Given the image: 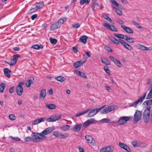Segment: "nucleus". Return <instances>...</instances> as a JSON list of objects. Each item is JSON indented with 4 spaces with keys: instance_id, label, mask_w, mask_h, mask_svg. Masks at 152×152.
Instances as JSON below:
<instances>
[{
    "instance_id": "nucleus-1",
    "label": "nucleus",
    "mask_w": 152,
    "mask_h": 152,
    "mask_svg": "<svg viewBox=\"0 0 152 152\" xmlns=\"http://www.w3.org/2000/svg\"><path fill=\"white\" fill-rule=\"evenodd\" d=\"M151 107L150 106H148L145 109L143 113V118L144 121L145 122H148L150 119V109Z\"/></svg>"
},
{
    "instance_id": "nucleus-2",
    "label": "nucleus",
    "mask_w": 152,
    "mask_h": 152,
    "mask_svg": "<svg viewBox=\"0 0 152 152\" xmlns=\"http://www.w3.org/2000/svg\"><path fill=\"white\" fill-rule=\"evenodd\" d=\"M146 94V92L144 93L143 94L140 96L137 100L131 104L130 106L134 107L135 108L137 107V104H141L143 102L145 99Z\"/></svg>"
},
{
    "instance_id": "nucleus-3",
    "label": "nucleus",
    "mask_w": 152,
    "mask_h": 152,
    "mask_svg": "<svg viewBox=\"0 0 152 152\" xmlns=\"http://www.w3.org/2000/svg\"><path fill=\"white\" fill-rule=\"evenodd\" d=\"M53 134L56 137L60 139H64L68 137L69 136L68 133L62 134L58 131H54L53 132Z\"/></svg>"
},
{
    "instance_id": "nucleus-4",
    "label": "nucleus",
    "mask_w": 152,
    "mask_h": 152,
    "mask_svg": "<svg viewBox=\"0 0 152 152\" xmlns=\"http://www.w3.org/2000/svg\"><path fill=\"white\" fill-rule=\"evenodd\" d=\"M32 137L33 141L34 142L38 141L39 140L43 139V137L44 136L42 135L41 133H39L38 132H33L31 135Z\"/></svg>"
},
{
    "instance_id": "nucleus-5",
    "label": "nucleus",
    "mask_w": 152,
    "mask_h": 152,
    "mask_svg": "<svg viewBox=\"0 0 152 152\" xmlns=\"http://www.w3.org/2000/svg\"><path fill=\"white\" fill-rule=\"evenodd\" d=\"M24 84L23 81L19 82L16 88V91L17 94L19 96H21L23 91V88L22 86Z\"/></svg>"
},
{
    "instance_id": "nucleus-6",
    "label": "nucleus",
    "mask_w": 152,
    "mask_h": 152,
    "mask_svg": "<svg viewBox=\"0 0 152 152\" xmlns=\"http://www.w3.org/2000/svg\"><path fill=\"white\" fill-rule=\"evenodd\" d=\"M55 129V128L53 127H49L44 129L41 133L44 136L43 137V139H46L47 138L45 135H48L51 133Z\"/></svg>"
},
{
    "instance_id": "nucleus-7",
    "label": "nucleus",
    "mask_w": 152,
    "mask_h": 152,
    "mask_svg": "<svg viewBox=\"0 0 152 152\" xmlns=\"http://www.w3.org/2000/svg\"><path fill=\"white\" fill-rule=\"evenodd\" d=\"M142 114L141 112L139 110H137L135 113L134 118V122L136 124L141 118Z\"/></svg>"
},
{
    "instance_id": "nucleus-8",
    "label": "nucleus",
    "mask_w": 152,
    "mask_h": 152,
    "mask_svg": "<svg viewBox=\"0 0 152 152\" xmlns=\"http://www.w3.org/2000/svg\"><path fill=\"white\" fill-rule=\"evenodd\" d=\"M130 119V117L128 116L121 117L120 118L117 123L119 125H122L125 124Z\"/></svg>"
},
{
    "instance_id": "nucleus-9",
    "label": "nucleus",
    "mask_w": 152,
    "mask_h": 152,
    "mask_svg": "<svg viewBox=\"0 0 152 152\" xmlns=\"http://www.w3.org/2000/svg\"><path fill=\"white\" fill-rule=\"evenodd\" d=\"M114 149V147L112 145H108L102 148L100 150V152H112Z\"/></svg>"
},
{
    "instance_id": "nucleus-10",
    "label": "nucleus",
    "mask_w": 152,
    "mask_h": 152,
    "mask_svg": "<svg viewBox=\"0 0 152 152\" xmlns=\"http://www.w3.org/2000/svg\"><path fill=\"white\" fill-rule=\"evenodd\" d=\"M103 26L112 31L117 32L118 31V29L113 25H110L108 23H104L103 24Z\"/></svg>"
},
{
    "instance_id": "nucleus-11",
    "label": "nucleus",
    "mask_w": 152,
    "mask_h": 152,
    "mask_svg": "<svg viewBox=\"0 0 152 152\" xmlns=\"http://www.w3.org/2000/svg\"><path fill=\"white\" fill-rule=\"evenodd\" d=\"M19 56L20 55H19L13 56L11 59L10 63H8V64L12 66L15 65L16 64L17 61Z\"/></svg>"
},
{
    "instance_id": "nucleus-12",
    "label": "nucleus",
    "mask_w": 152,
    "mask_h": 152,
    "mask_svg": "<svg viewBox=\"0 0 152 152\" xmlns=\"http://www.w3.org/2000/svg\"><path fill=\"white\" fill-rule=\"evenodd\" d=\"M119 146L127 152H131V150L129 147L126 144L120 142L119 143Z\"/></svg>"
},
{
    "instance_id": "nucleus-13",
    "label": "nucleus",
    "mask_w": 152,
    "mask_h": 152,
    "mask_svg": "<svg viewBox=\"0 0 152 152\" xmlns=\"http://www.w3.org/2000/svg\"><path fill=\"white\" fill-rule=\"evenodd\" d=\"M114 109V108L113 106H109L102 110L101 111V113L102 114H106L112 111Z\"/></svg>"
},
{
    "instance_id": "nucleus-14",
    "label": "nucleus",
    "mask_w": 152,
    "mask_h": 152,
    "mask_svg": "<svg viewBox=\"0 0 152 152\" xmlns=\"http://www.w3.org/2000/svg\"><path fill=\"white\" fill-rule=\"evenodd\" d=\"M86 140L89 143H91L93 145H95L96 143L95 140H93V138L91 136L89 135H86L85 137Z\"/></svg>"
},
{
    "instance_id": "nucleus-15",
    "label": "nucleus",
    "mask_w": 152,
    "mask_h": 152,
    "mask_svg": "<svg viewBox=\"0 0 152 152\" xmlns=\"http://www.w3.org/2000/svg\"><path fill=\"white\" fill-rule=\"evenodd\" d=\"M121 44L123 45L125 48L129 50H132L133 49L132 47L129 45L127 44L124 40L119 39V40Z\"/></svg>"
},
{
    "instance_id": "nucleus-16",
    "label": "nucleus",
    "mask_w": 152,
    "mask_h": 152,
    "mask_svg": "<svg viewBox=\"0 0 152 152\" xmlns=\"http://www.w3.org/2000/svg\"><path fill=\"white\" fill-rule=\"evenodd\" d=\"M44 6V4L43 2L42 1L39 3H37L36 4V6L35 7L32 8L30 10V12H32L34 9L38 10L42 8Z\"/></svg>"
},
{
    "instance_id": "nucleus-17",
    "label": "nucleus",
    "mask_w": 152,
    "mask_h": 152,
    "mask_svg": "<svg viewBox=\"0 0 152 152\" xmlns=\"http://www.w3.org/2000/svg\"><path fill=\"white\" fill-rule=\"evenodd\" d=\"M60 26L61 24H59L57 21L56 22L51 25L50 30H53L60 27Z\"/></svg>"
},
{
    "instance_id": "nucleus-18",
    "label": "nucleus",
    "mask_w": 152,
    "mask_h": 152,
    "mask_svg": "<svg viewBox=\"0 0 152 152\" xmlns=\"http://www.w3.org/2000/svg\"><path fill=\"white\" fill-rule=\"evenodd\" d=\"M86 60H81L79 61H77L74 63L73 66L75 68H77L82 65L83 64L86 62Z\"/></svg>"
},
{
    "instance_id": "nucleus-19",
    "label": "nucleus",
    "mask_w": 152,
    "mask_h": 152,
    "mask_svg": "<svg viewBox=\"0 0 152 152\" xmlns=\"http://www.w3.org/2000/svg\"><path fill=\"white\" fill-rule=\"evenodd\" d=\"M121 27L127 33L132 34L134 33V31L132 29L129 27H126L125 25H121Z\"/></svg>"
},
{
    "instance_id": "nucleus-20",
    "label": "nucleus",
    "mask_w": 152,
    "mask_h": 152,
    "mask_svg": "<svg viewBox=\"0 0 152 152\" xmlns=\"http://www.w3.org/2000/svg\"><path fill=\"white\" fill-rule=\"evenodd\" d=\"M99 112L97 108L93 109L87 115V117H91L93 116Z\"/></svg>"
},
{
    "instance_id": "nucleus-21",
    "label": "nucleus",
    "mask_w": 152,
    "mask_h": 152,
    "mask_svg": "<svg viewBox=\"0 0 152 152\" xmlns=\"http://www.w3.org/2000/svg\"><path fill=\"white\" fill-rule=\"evenodd\" d=\"M34 78L33 77H31L26 82V86L27 87H30L31 84L34 81Z\"/></svg>"
},
{
    "instance_id": "nucleus-22",
    "label": "nucleus",
    "mask_w": 152,
    "mask_h": 152,
    "mask_svg": "<svg viewBox=\"0 0 152 152\" xmlns=\"http://www.w3.org/2000/svg\"><path fill=\"white\" fill-rule=\"evenodd\" d=\"M4 74L6 77L8 78L10 77L11 75L10 73L11 72V71L8 68H5L4 69Z\"/></svg>"
},
{
    "instance_id": "nucleus-23",
    "label": "nucleus",
    "mask_w": 152,
    "mask_h": 152,
    "mask_svg": "<svg viewBox=\"0 0 152 152\" xmlns=\"http://www.w3.org/2000/svg\"><path fill=\"white\" fill-rule=\"evenodd\" d=\"M95 120L94 118H91L87 120L83 124V126L84 127H87L89 125L91 124L94 122Z\"/></svg>"
},
{
    "instance_id": "nucleus-24",
    "label": "nucleus",
    "mask_w": 152,
    "mask_h": 152,
    "mask_svg": "<svg viewBox=\"0 0 152 152\" xmlns=\"http://www.w3.org/2000/svg\"><path fill=\"white\" fill-rule=\"evenodd\" d=\"M88 37L86 35L81 36L79 39V41L83 44H85L87 42V40Z\"/></svg>"
},
{
    "instance_id": "nucleus-25",
    "label": "nucleus",
    "mask_w": 152,
    "mask_h": 152,
    "mask_svg": "<svg viewBox=\"0 0 152 152\" xmlns=\"http://www.w3.org/2000/svg\"><path fill=\"white\" fill-rule=\"evenodd\" d=\"M75 73L77 75L80 76L82 77L86 78L87 77V76L83 72H81L78 70H76Z\"/></svg>"
},
{
    "instance_id": "nucleus-26",
    "label": "nucleus",
    "mask_w": 152,
    "mask_h": 152,
    "mask_svg": "<svg viewBox=\"0 0 152 152\" xmlns=\"http://www.w3.org/2000/svg\"><path fill=\"white\" fill-rule=\"evenodd\" d=\"M46 90L45 89H43L41 90L40 93V98L43 100L46 96Z\"/></svg>"
},
{
    "instance_id": "nucleus-27",
    "label": "nucleus",
    "mask_w": 152,
    "mask_h": 152,
    "mask_svg": "<svg viewBox=\"0 0 152 152\" xmlns=\"http://www.w3.org/2000/svg\"><path fill=\"white\" fill-rule=\"evenodd\" d=\"M46 106L49 109L53 110L56 109V105L54 104H46Z\"/></svg>"
},
{
    "instance_id": "nucleus-28",
    "label": "nucleus",
    "mask_w": 152,
    "mask_h": 152,
    "mask_svg": "<svg viewBox=\"0 0 152 152\" xmlns=\"http://www.w3.org/2000/svg\"><path fill=\"white\" fill-rule=\"evenodd\" d=\"M137 46L139 49L142 50H150L149 48L145 47L140 44H137Z\"/></svg>"
},
{
    "instance_id": "nucleus-29",
    "label": "nucleus",
    "mask_w": 152,
    "mask_h": 152,
    "mask_svg": "<svg viewBox=\"0 0 152 152\" xmlns=\"http://www.w3.org/2000/svg\"><path fill=\"white\" fill-rule=\"evenodd\" d=\"M82 124L75 125L74 127L73 128V130L75 132L78 131L81 129Z\"/></svg>"
},
{
    "instance_id": "nucleus-30",
    "label": "nucleus",
    "mask_w": 152,
    "mask_h": 152,
    "mask_svg": "<svg viewBox=\"0 0 152 152\" xmlns=\"http://www.w3.org/2000/svg\"><path fill=\"white\" fill-rule=\"evenodd\" d=\"M98 6V4L96 1H94L92 2V8L93 11L96 10Z\"/></svg>"
},
{
    "instance_id": "nucleus-31",
    "label": "nucleus",
    "mask_w": 152,
    "mask_h": 152,
    "mask_svg": "<svg viewBox=\"0 0 152 152\" xmlns=\"http://www.w3.org/2000/svg\"><path fill=\"white\" fill-rule=\"evenodd\" d=\"M70 128L69 125H62L60 127V129L63 131H65L68 129Z\"/></svg>"
},
{
    "instance_id": "nucleus-32",
    "label": "nucleus",
    "mask_w": 152,
    "mask_h": 152,
    "mask_svg": "<svg viewBox=\"0 0 152 152\" xmlns=\"http://www.w3.org/2000/svg\"><path fill=\"white\" fill-rule=\"evenodd\" d=\"M90 110H91V109H88L84 111H83V112L77 113L75 115V116L77 117H79L80 115H83L85 113H86L88 112L89 111H90Z\"/></svg>"
},
{
    "instance_id": "nucleus-33",
    "label": "nucleus",
    "mask_w": 152,
    "mask_h": 152,
    "mask_svg": "<svg viewBox=\"0 0 152 152\" xmlns=\"http://www.w3.org/2000/svg\"><path fill=\"white\" fill-rule=\"evenodd\" d=\"M102 62L106 65H110V63L108 60L102 58H100Z\"/></svg>"
},
{
    "instance_id": "nucleus-34",
    "label": "nucleus",
    "mask_w": 152,
    "mask_h": 152,
    "mask_svg": "<svg viewBox=\"0 0 152 152\" xmlns=\"http://www.w3.org/2000/svg\"><path fill=\"white\" fill-rule=\"evenodd\" d=\"M90 2V0H80V4L81 5L84 4H87Z\"/></svg>"
},
{
    "instance_id": "nucleus-35",
    "label": "nucleus",
    "mask_w": 152,
    "mask_h": 152,
    "mask_svg": "<svg viewBox=\"0 0 152 152\" xmlns=\"http://www.w3.org/2000/svg\"><path fill=\"white\" fill-rule=\"evenodd\" d=\"M31 48L36 50H38L40 48H43V46L42 45H33Z\"/></svg>"
},
{
    "instance_id": "nucleus-36",
    "label": "nucleus",
    "mask_w": 152,
    "mask_h": 152,
    "mask_svg": "<svg viewBox=\"0 0 152 152\" xmlns=\"http://www.w3.org/2000/svg\"><path fill=\"white\" fill-rule=\"evenodd\" d=\"M110 2H111L114 5L117 6L118 8H120L121 7V4H118L114 0H110Z\"/></svg>"
},
{
    "instance_id": "nucleus-37",
    "label": "nucleus",
    "mask_w": 152,
    "mask_h": 152,
    "mask_svg": "<svg viewBox=\"0 0 152 152\" xmlns=\"http://www.w3.org/2000/svg\"><path fill=\"white\" fill-rule=\"evenodd\" d=\"M144 105H151L152 104V99H150L145 101L143 103Z\"/></svg>"
},
{
    "instance_id": "nucleus-38",
    "label": "nucleus",
    "mask_w": 152,
    "mask_h": 152,
    "mask_svg": "<svg viewBox=\"0 0 152 152\" xmlns=\"http://www.w3.org/2000/svg\"><path fill=\"white\" fill-rule=\"evenodd\" d=\"M110 119L107 118H104L101 120L100 122L103 123H109L110 122Z\"/></svg>"
},
{
    "instance_id": "nucleus-39",
    "label": "nucleus",
    "mask_w": 152,
    "mask_h": 152,
    "mask_svg": "<svg viewBox=\"0 0 152 152\" xmlns=\"http://www.w3.org/2000/svg\"><path fill=\"white\" fill-rule=\"evenodd\" d=\"M5 87L6 85L5 83H1L0 84V92L1 93L3 92Z\"/></svg>"
},
{
    "instance_id": "nucleus-40",
    "label": "nucleus",
    "mask_w": 152,
    "mask_h": 152,
    "mask_svg": "<svg viewBox=\"0 0 152 152\" xmlns=\"http://www.w3.org/2000/svg\"><path fill=\"white\" fill-rule=\"evenodd\" d=\"M55 79H56L58 81L61 82H63L65 80V78L64 77L61 76H58L56 77Z\"/></svg>"
},
{
    "instance_id": "nucleus-41",
    "label": "nucleus",
    "mask_w": 152,
    "mask_h": 152,
    "mask_svg": "<svg viewBox=\"0 0 152 152\" xmlns=\"http://www.w3.org/2000/svg\"><path fill=\"white\" fill-rule=\"evenodd\" d=\"M110 40L113 42H114V43H115L117 45H119L120 44V42L119 41H118L116 39H115L114 37H111L110 38Z\"/></svg>"
},
{
    "instance_id": "nucleus-42",
    "label": "nucleus",
    "mask_w": 152,
    "mask_h": 152,
    "mask_svg": "<svg viewBox=\"0 0 152 152\" xmlns=\"http://www.w3.org/2000/svg\"><path fill=\"white\" fill-rule=\"evenodd\" d=\"M114 62L119 67H121V63L119 60L116 59L114 61Z\"/></svg>"
},
{
    "instance_id": "nucleus-43",
    "label": "nucleus",
    "mask_w": 152,
    "mask_h": 152,
    "mask_svg": "<svg viewBox=\"0 0 152 152\" xmlns=\"http://www.w3.org/2000/svg\"><path fill=\"white\" fill-rule=\"evenodd\" d=\"M114 35L116 37L121 39H123L124 37V36L121 34H118L115 33L114 34Z\"/></svg>"
},
{
    "instance_id": "nucleus-44",
    "label": "nucleus",
    "mask_w": 152,
    "mask_h": 152,
    "mask_svg": "<svg viewBox=\"0 0 152 152\" xmlns=\"http://www.w3.org/2000/svg\"><path fill=\"white\" fill-rule=\"evenodd\" d=\"M104 69L106 73L107 74V75H110V72L108 66H104Z\"/></svg>"
},
{
    "instance_id": "nucleus-45",
    "label": "nucleus",
    "mask_w": 152,
    "mask_h": 152,
    "mask_svg": "<svg viewBox=\"0 0 152 152\" xmlns=\"http://www.w3.org/2000/svg\"><path fill=\"white\" fill-rule=\"evenodd\" d=\"M139 142L137 141H133L132 143V145L134 147H139Z\"/></svg>"
},
{
    "instance_id": "nucleus-46",
    "label": "nucleus",
    "mask_w": 152,
    "mask_h": 152,
    "mask_svg": "<svg viewBox=\"0 0 152 152\" xmlns=\"http://www.w3.org/2000/svg\"><path fill=\"white\" fill-rule=\"evenodd\" d=\"M66 20V18H63L60 19L58 21H57V22H58V23H59V24H61H61H63Z\"/></svg>"
},
{
    "instance_id": "nucleus-47",
    "label": "nucleus",
    "mask_w": 152,
    "mask_h": 152,
    "mask_svg": "<svg viewBox=\"0 0 152 152\" xmlns=\"http://www.w3.org/2000/svg\"><path fill=\"white\" fill-rule=\"evenodd\" d=\"M152 97V89H151L149 92L147 96L146 99H150Z\"/></svg>"
},
{
    "instance_id": "nucleus-48",
    "label": "nucleus",
    "mask_w": 152,
    "mask_h": 152,
    "mask_svg": "<svg viewBox=\"0 0 152 152\" xmlns=\"http://www.w3.org/2000/svg\"><path fill=\"white\" fill-rule=\"evenodd\" d=\"M25 142H31L33 141L32 138L31 137H25L24 139Z\"/></svg>"
},
{
    "instance_id": "nucleus-49",
    "label": "nucleus",
    "mask_w": 152,
    "mask_h": 152,
    "mask_svg": "<svg viewBox=\"0 0 152 152\" xmlns=\"http://www.w3.org/2000/svg\"><path fill=\"white\" fill-rule=\"evenodd\" d=\"M147 145V144L145 142H139V147H145Z\"/></svg>"
},
{
    "instance_id": "nucleus-50",
    "label": "nucleus",
    "mask_w": 152,
    "mask_h": 152,
    "mask_svg": "<svg viewBox=\"0 0 152 152\" xmlns=\"http://www.w3.org/2000/svg\"><path fill=\"white\" fill-rule=\"evenodd\" d=\"M50 40L51 43L53 44H55L57 42V40L56 39L52 38L51 37L50 38Z\"/></svg>"
},
{
    "instance_id": "nucleus-51",
    "label": "nucleus",
    "mask_w": 152,
    "mask_h": 152,
    "mask_svg": "<svg viewBox=\"0 0 152 152\" xmlns=\"http://www.w3.org/2000/svg\"><path fill=\"white\" fill-rule=\"evenodd\" d=\"M53 118V121H55L58 120L60 118H61L60 116H58L55 115L52 116Z\"/></svg>"
},
{
    "instance_id": "nucleus-52",
    "label": "nucleus",
    "mask_w": 152,
    "mask_h": 152,
    "mask_svg": "<svg viewBox=\"0 0 152 152\" xmlns=\"http://www.w3.org/2000/svg\"><path fill=\"white\" fill-rule=\"evenodd\" d=\"M10 119L12 121L15 120L16 119V117L13 114H10L9 116Z\"/></svg>"
},
{
    "instance_id": "nucleus-53",
    "label": "nucleus",
    "mask_w": 152,
    "mask_h": 152,
    "mask_svg": "<svg viewBox=\"0 0 152 152\" xmlns=\"http://www.w3.org/2000/svg\"><path fill=\"white\" fill-rule=\"evenodd\" d=\"M132 22L138 28H142V27L140 26L139 24L137 23L136 21H132Z\"/></svg>"
},
{
    "instance_id": "nucleus-54",
    "label": "nucleus",
    "mask_w": 152,
    "mask_h": 152,
    "mask_svg": "<svg viewBox=\"0 0 152 152\" xmlns=\"http://www.w3.org/2000/svg\"><path fill=\"white\" fill-rule=\"evenodd\" d=\"M80 25L78 23H74L72 25V27L73 28H78L80 27Z\"/></svg>"
},
{
    "instance_id": "nucleus-55",
    "label": "nucleus",
    "mask_w": 152,
    "mask_h": 152,
    "mask_svg": "<svg viewBox=\"0 0 152 152\" xmlns=\"http://www.w3.org/2000/svg\"><path fill=\"white\" fill-rule=\"evenodd\" d=\"M115 12L119 15H122V12L121 10L117 8Z\"/></svg>"
},
{
    "instance_id": "nucleus-56",
    "label": "nucleus",
    "mask_w": 152,
    "mask_h": 152,
    "mask_svg": "<svg viewBox=\"0 0 152 152\" xmlns=\"http://www.w3.org/2000/svg\"><path fill=\"white\" fill-rule=\"evenodd\" d=\"M116 22L120 24H123L124 23V22L120 19L117 20Z\"/></svg>"
},
{
    "instance_id": "nucleus-57",
    "label": "nucleus",
    "mask_w": 152,
    "mask_h": 152,
    "mask_svg": "<svg viewBox=\"0 0 152 152\" xmlns=\"http://www.w3.org/2000/svg\"><path fill=\"white\" fill-rule=\"evenodd\" d=\"M46 119L45 117L41 118H38L39 122V123L40 122H42L45 121Z\"/></svg>"
},
{
    "instance_id": "nucleus-58",
    "label": "nucleus",
    "mask_w": 152,
    "mask_h": 152,
    "mask_svg": "<svg viewBox=\"0 0 152 152\" xmlns=\"http://www.w3.org/2000/svg\"><path fill=\"white\" fill-rule=\"evenodd\" d=\"M11 138L12 140L15 141H19L20 140V139L18 137H11Z\"/></svg>"
},
{
    "instance_id": "nucleus-59",
    "label": "nucleus",
    "mask_w": 152,
    "mask_h": 152,
    "mask_svg": "<svg viewBox=\"0 0 152 152\" xmlns=\"http://www.w3.org/2000/svg\"><path fill=\"white\" fill-rule=\"evenodd\" d=\"M105 49L108 51L111 52L113 51L112 49L110 47L108 46H105Z\"/></svg>"
},
{
    "instance_id": "nucleus-60",
    "label": "nucleus",
    "mask_w": 152,
    "mask_h": 152,
    "mask_svg": "<svg viewBox=\"0 0 152 152\" xmlns=\"http://www.w3.org/2000/svg\"><path fill=\"white\" fill-rule=\"evenodd\" d=\"M127 41L128 42L132 43L134 42V40L133 38L130 37L129 38V39Z\"/></svg>"
},
{
    "instance_id": "nucleus-61",
    "label": "nucleus",
    "mask_w": 152,
    "mask_h": 152,
    "mask_svg": "<svg viewBox=\"0 0 152 152\" xmlns=\"http://www.w3.org/2000/svg\"><path fill=\"white\" fill-rule=\"evenodd\" d=\"M46 120L48 122H54L53 120V118H52V116L50 118H49L47 119H46Z\"/></svg>"
},
{
    "instance_id": "nucleus-62",
    "label": "nucleus",
    "mask_w": 152,
    "mask_h": 152,
    "mask_svg": "<svg viewBox=\"0 0 152 152\" xmlns=\"http://www.w3.org/2000/svg\"><path fill=\"white\" fill-rule=\"evenodd\" d=\"M38 119L34 120L32 123L33 125H36L39 124Z\"/></svg>"
},
{
    "instance_id": "nucleus-63",
    "label": "nucleus",
    "mask_w": 152,
    "mask_h": 152,
    "mask_svg": "<svg viewBox=\"0 0 152 152\" xmlns=\"http://www.w3.org/2000/svg\"><path fill=\"white\" fill-rule=\"evenodd\" d=\"M14 86H12L10 87L9 89V92L11 94H12L14 92Z\"/></svg>"
},
{
    "instance_id": "nucleus-64",
    "label": "nucleus",
    "mask_w": 152,
    "mask_h": 152,
    "mask_svg": "<svg viewBox=\"0 0 152 152\" xmlns=\"http://www.w3.org/2000/svg\"><path fill=\"white\" fill-rule=\"evenodd\" d=\"M37 14H34L31 16V18L32 20H34L35 18H37Z\"/></svg>"
}]
</instances>
